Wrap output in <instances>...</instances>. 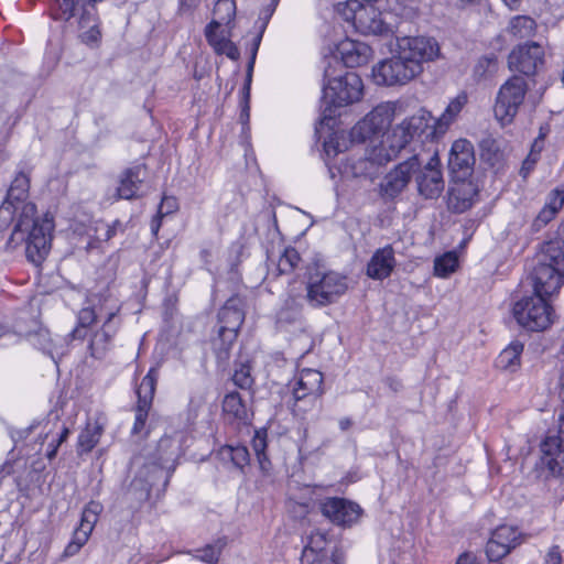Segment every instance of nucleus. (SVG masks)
I'll return each instance as SVG.
<instances>
[{"label": "nucleus", "mask_w": 564, "mask_h": 564, "mask_svg": "<svg viewBox=\"0 0 564 564\" xmlns=\"http://www.w3.org/2000/svg\"><path fill=\"white\" fill-rule=\"evenodd\" d=\"M456 564H478L475 556L471 554L465 553L460 555L457 560Z\"/></svg>", "instance_id": "nucleus-60"}, {"label": "nucleus", "mask_w": 564, "mask_h": 564, "mask_svg": "<svg viewBox=\"0 0 564 564\" xmlns=\"http://www.w3.org/2000/svg\"><path fill=\"white\" fill-rule=\"evenodd\" d=\"M245 321L242 310L236 300H229L218 313L217 336L212 339V345L219 364H226L230 356V349L236 341L238 332Z\"/></svg>", "instance_id": "nucleus-8"}, {"label": "nucleus", "mask_w": 564, "mask_h": 564, "mask_svg": "<svg viewBox=\"0 0 564 564\" xmlns=\"http://www.w3.org/2000/svg\"><path fill=\"white\" fill-rule=\"evenodd\" d=\"M468 102V97L465 93H460L454 99L449 101L441 117L435 123V128L438 132L444 133L449 126L456 121L459 113Z\"/></svg>", "instance_id": "nucleus-31"}, {"label": "nucleus", "mask_w": 564, "mask_h": 564, "mask_svg": "<svg viewBox=\"0 0 564 564\" xmlns=\"http://www.w3.org/2000/svg\"><path fill=\"white\" fill-rule=\"evenodd\" d=\"M249 98H250V85H248V83H245V86L242 89L241 113H240V119H241L242 123H247L249 121V117H250Z\"/></svg>", "instance_id": "nucleus-55"}, {"label": "nucleus", "mask_w": 564, "mask_h": 564, "mask_svg": "<svg viewBox=\"0 0 564 564\" xmlns=\"http://www.w3.org/2000/svg\"><path fill=\"white\" fill-rule=\"evenodd\" d=\"M232 382L237 388H250L253 383L250 376V366L248 364H241L235 369L232 375Z\"/></svg>", "instance_id": "nucleus-48"}, {"label": "nucleus", "mask_w": 564, "mask_h": 564, "mask_svg": "<svg viewBox=\"0 0 564 564\" xmlns=\"http://www.w3.org/2000/svg\"><path fill=\"white\" fill-rule=\"evenodd\" d=\"M323 375L316 369H303L297 378L299 388H321Z\"/></svg>", "instance_id": "nucleus-46"}, {"label": "nucleus", "mask_w": 564, "mask_h": 564, "mask_svg": "<svg viewBox=\"0 0 564 564\" xmlns=\"http://www.w3.org/2000/svg\"><path fill=\"white\" fill-rule=\"evenodd\" d=\"M198 4V0H180L182 10L195 8Z\"/></svg>", "instance_id": "nucleus-61"}, {"label": "nucleus", "mask_w": 564, "mask_h": 564, "mask_svg": "<svg viewBox=\"0 0 564 564\" xmlns=\"http://www.w3.org/2000/svg\"><path fill=\"white\" fill-rule=\"evenodd\" d=\"M563 419H560L558 432L547 435L541 443L540 465L551 476L564 478V431Z\"/></svg>", "instance_id": "nucleus-15"}, {"label": "nucleus", "mask_w": 564, "mask_h": 564, "mask_svg": "<svg viewBox=\"0 0 564 564\" xmlns=\"http://www.w3.org/2000/svg\"><path fill=\"white\" fill-rule=\"evenodd\" d=\"M348 290V280L335 271L314 269L308 272L305 299L313 307L335 303Z\"/></svg>", "instance_id": "nucleus-6"}, {"label": "nucleus", "mask_w": 564, "mask_h": 564, "mask_svg": "<svg viewBox=\"0 0 564 564\" xmlns=\"http://www.w3.org/2000/svg\"><path fill=\"white\" fill-rule=\"evenodd\" d=\"M405 63L415 64V73L423 72V64L434 61L440 55V45L433 37L403 36L397 39L394 50Z\"/></svg>", "instance_id": "nucleus-10"}, {"label": "nucleus", "mask_w": 564, "mask_h": 564, "mask_svg": "<svg viewBox=\"0 0 564 564\" xmlns=\"http://www.w3.org/2000/svg\"><path fill=\"white\" fill-rule=\"evenodd\" d=\"M562 562L563 557L560 547L557 545H553L546 552L543 564H562Z\"/></svg>", "instance_id": "nucleus-57"}, {"label": "nucleus", "mask_w": 564, "mask_h": 564, "mask_svg": "<svg viewBox=\"0 0 564 564\" xmlns=\"http://www.w3.org/2000/svg\"><path fill=\"white\" fill-rule=\"evenodd\" d=\"M177 455L178 445L172 437L164 436L159 441L154 462L149 466L144 465L131 481L130 490L137 495L138 500L149 498L154 480L163 476V469L174 466Z\"/></svg>", "instance_id": "nucleus-5"}, {"label": "nucleus", "mask_w": 564, "mask_h": 564, "mask_svg": "<svg viewBox=\"0 0 564 564\" xmlns=\"http://www.w3.org/2000/svg\"><path fill=\"white\" fill-rule=\"evenodd\" d=\"M477 197V188L470 182L457 180L448 192V208L457 214L465 213L474 204Z\"/></svg>", "instance_id": "nucleus-25"}, {"label": "nucleus", "mask_w": 564, "mask_h": 564, "mask_svg": "<svg viewBox=\"0 0 564 564\" xmlns=\"http://www.w3.org/2000/svg\"><path fill=\"white\" fill-rule=\"evenodd\" d=\"M534 293L524 296L513 305V316L518 324L531 332H542L549 328L554 321L552 306L545 297L553 293H542L532 281Z\"/></svg>", "instance_id": "nucleus-7"}, {"label": "nucleus", "mask_w": 564, "mask_h": 564, "mask_svg": "<svg viewBox=\"0 0 564 564\" xmlns=\"http://www.w3.org/2000/svg\"><path fill=\"white\" fill-rule=\"evenodd\" d=\"M415 64H408L394 51L392 57L378 63L372 68V78L378 85H404L415 78Z\"/></svg>", "instance_id": "nucleus-12"}, {"label": "nucleus", "mask_w": 564, "mask_h": 564, "mask_svg": "<svg viewBox=\"0 0 564 564\" xmlns=\"http://www.w3.org/2000/svg\"><path fill=\"white\" fill-rule=\"evenodd\" d=\"M327 84L323 88V106L321 124H328L335 117L334 108L344 107L359 101L362 96L364 85L360 76L355 72H346L343 76L332 77L330 68L324 74Z\"/></svg>", "instance_id": "nucleus-2"}, {"label": "nucleus", "mask_w": 564, "mask_h": 564, "mask_svg": "<svg viewBox=\"0 0 564 564\" xmlns=\"http://www.w3.org/2000/svg\"><path fill=\"white\" fill-rule=\"evenodd\" d=\"M22 209L15 226V232H24L30 229L34 221L40 220L35 218L36 206L33 203H21Z\"/></svg>", "instance_id": "nucleus-40"}, {"label": "nucleus", "mask_w": 564, "mask_h": 564, "mask_svg": "<svg viewBox=\"0 0 564 564\" xmlns=\"http://www.w3.org/2000/svg\"><path fill=\"white\" fill-rule=\"evenodd\" d=\"M261 39H262L261 33H259L253 39V44H252L251 52H250V59L247 65V74H246V83H248V85H251L253 67H254L256 57H257V53H258V50L260 46Z\"/></svg>", "instance_id": "nucleus-53"}, {"label": "nucleus", "mask_w": 564, "mask_h": 564, "mask_svg": "<svg viewBox=\"0 0 564 564\" xmlns=\"http://www.w3.org/2000/svg\"><path fill=\"white\" fill-rule=\"evenodd\" d=\"M420 170L414 173L417 191L420 195L427 199H434L441 196L444 191L445 182L441 171V161L437 153L425 158Z\"/></svg>", "instance_id": "nucleus-14"}, {"label": "nucleus", "mask_w": 564, "mask_h": 564, "mask_svg": "<svg viewBox=\"0 0 564 564\" xmlns=\"http://www.w3.org/2000/svg\"><path fill=\"white\" fill-rule=\"evenodd\" d=\"M118 230H123L122 224L119 220H115L111 225L100 221L98 223L97 232H101L97 235V239L100 241H108L117 234Z\"/></svg>", "instance_id": "nucleus-49"}, {"label": "nucleus", "mask_w": 564, "mask_h": 564, "mask_svg": "<svg viewBox=\"0 0 564 564\" xmlns=\"http://www.w3.org/2000/svg\"><path fill=\"white\" fill-rule=\"evenodd\" d=\"M337 51L343 63L350 68L366 64L372 55V50L368 44L350 39L341 41Z\"/></svg>", "instance_id": "nucleus-27"}, {"label": "nucleus", "mask_w": 564, "mask_h": 564, "mask_svg": "<svg viewBox=\"0 0 564 564\" xmlns=\"http://www.w3.org/2000/svg\"><path fill=\"white\" fill-rule=\"evenodd\" d=\"M68 434V427L63 425L56 437L51 438L45 454L48 459H53L56 456L59 445L66 441Z\"/></svg>", "instance_id": "nucleus-51"}, {"label": "nucleus", "mask_w": 564, "mask_h": 564, "mask_svg": "<svg viewBox=\"0 0 564 564\" xmlns=\"http://www.w3.org/2000/svg\"><path fill=\"white\" fill-rule=\"evenodd\" d=\"M536 23L528 15H516L508 24L507 33L513 39L521 40L532 36L535 33Z\"/></svg>", "instance_id": "nucleus-35"}, {"label": "nucleus", "mask_w": 564, "mask_h": 564, "mask_svg": "<svg viewBox=\"0 0 564 564\" xmlns=\"http://www.w3.org/2000/svg\"><path fill=\"white\" fill-rule=\"evenodd\" d=\"M498 61L495 55H486L478 59L474 67V75L478 79L490 76L497 72Z\"/></svg>", "instance_id": "nucleus-43"}, {"label": "nucleus", "mask_w": 564, "mask_h": 564, "mask_svg": "<svg viewBox=\"0 0 564 564\" xmlns=\"http://www.w3.org/2000/svg\"><path fill=\"white\" fill-rule=\"evenodd\" d=\"M542 293H555L564 283V237L545 242L531 273Z\"/></svg>", "instance_id": "nucleus-3"}, {"label": "nucleus", "mask_w": 564, "mask_h": 564, "mask_svg": "<svg viewBox=\"0 0 564 564\" xmlns=\"http://www.w3.org/2000/svg\"><path fill=\"white\" fill-rule=\"evenodd\" d=\"M301 258L299 252L294 248L285 249L284 253L280 257L278 262V270L281 274H288L293 272L297 267Z\"/></svg>", "instance_id": "nucleus-44"}, {"label": "nucleus", "mask_w": 564, "mask_h": 564, "mask_svg": "<svg viewBox=\"0 0 564 564\" xmlns=\"http://www.w3.org/2000/svg\"><path fill=\"white\" fill-rule=\"evenodd\" d=\"M422 118L412 117L403 120L400 124L395 126L384 140L380 138L375 142L378 151L389 155V162L394 159L401 150L405 149L408 144L414 139L417 131L421 129Z\"/></svg>", "instance_id": "nucleus-13"}, {"label": "nucleus", "mask_w": 564, "mask_h": 564, "mask_svg": "<svg viewBox=\"0 0 564 564\" xmlns=\"http://www.w3.org/2000/svg\"><path fill=\"white\" fill-rule=\"evenodd\" d=\"M147 176V170L144 165H137L126 170L117 187V194L119 198L132 199L143 194V183Z\"/></svg>", "instance_id": "nucleus-26"}, {"label": "nucleus", "mask_w": 564, "mask_h": 564, "mask_svg": "<svg viewBox=\"0 0 564 564\" xmlns=\"http://www.w3.org/2000/svg\"><path fill=\"white\" fill-rule=\"evenodd\" d=\"M159 379V370L151 368L147 376L142 379L140 388H155Z\"/></svg>", "instance_id": "nucleus-58"}, {"label": "nucleus", "mask_w": 564, "mask_h": 564, "mask_svg": "<svg viewBox=\"0 0 564 564\" xmlns=\"http://www.w3.org/2000/svg\"><path fill=\"white\" fill-rule=\"evenodd\" d=\"M88 302L89 306L79 311L77 316V326L68 334V337L74 339H84L87 335V329L96 323L98 317L107 318V310L112 305H117L110 296L93 294Z\"/></svg>", "instance_id": "nucleus-17"}, {"label": "nucleus", "mask_w": 564, "mask_h": 564, "mask_svg": "<svg viewBox=\"0 0 564 564\" xmlns=\"http://www.w3.org/2000/svg\"><path fill=\"white\" fill-rule=\"evenodd\" d=\"M518 532L510 525L497 528L489 540L486 553L491 561L506 556L518 544Z\"/></svg>", "instance_id": "nucleus-23"}, {"label": "nucleus", "mask_w": 564, "mask_h": 564, "mask_svg": "<svg viewBox=\"0 0 564 564\" xmlns=\"http://www.w3.org/2000/svg\"><path fill=\"white\" fill-rule=\"evenodd\" d=\"M31 343L33 346L43 350L44 352L51 355L53 357L54 354V345L51 334L47 329H40L35 334L31 336Z\"/></svg>", "instance_id": "nucleus-47"}, {"label": "nucleus", "mask_w": 564, "mask_h": 564, "mask_svg": "<svg viewBox=\"0 0 564 564\" xmlns=\"http://www.w3.org/2000/svg\"><path fill=\"white\" fill-rule=\"evenodd\" d=\"M252 448L258 456V462L263 471H267L270 466V462L265 455L267 448V431L259 430L256 431L254 437L252 440Z\"/></svg>", "instance_id": "nucleus-39"}, {"label": "nucleus", "mask_w": 564, "mask_h": 564, "mask_svg": "<svg viewBox=\"0 0 564 564\" xmlns=\"http://www.w3.org/2000/svg\"><path fill=\"white\" fill-rule=\"evenodd\" d=\"M543 56L542 46L535 42L519 45L509 54L508 66L511 70L533 75L538 67L543 64Z\"/></svg>", "instance_id": "nucleus-19"}, {"label": "nucleus", "mask_w": 564, "mask_h": 564, "mask_svg": "<svg viewBox=\"0 0 564 564\" xmlns=\"http://www.w3.org/2000/svg\"><path fill=\"white\" fill-rule=\"evenodd\" d=\"M352 425V422L348 417H344L339 421V427L341 431H347Z\"/></svg>", "instance_id": "nucleus-62"}, {"label": "nucleus", "mask_w": 564, "mask_h": 564, "mask_svg": "<svg viewBox=\"0 0 564 564\" xmlns=\"http://www.w3.org/2000/svg\"><path fill=\"white\" fill-rule=\"evenodd\" d=\"M480 148L484 151L494 152V153L499 150V145H498L497 141L491 137H487V138L482 139L480 142Z\"/></svg>", "instance_id": "nucleus-59"}, {"label": "nucleus", "mask_w": 564, "mask_h": 564, "mask_svg": "<svg viewBox=\"0 0 564 564\" xmlns=\"http://www.w3.org/2000/svg\"><path fill=\"white\" fill-rule=\"evenodd\" d=\"M326 536L322 532L312 533L308 538V542L305 545L302 554V564H305L312 560L319 558L324 555H329L332 550L326 549Z\"/></svg>", "instance_id": "nucleus-34"}, {"label": "nucleus", "mask_w": 564, "mask_h": 564, "mask_svg": "<svg viewBox=\"0 0 564 564\" xmlns=\"http://www.w3.org/2000/svg\"><path fill=\"white\" fill-rule=\"evenodd\" d=\"M423 162L424 154L419 152L399 163L380 183L381 196L392 199L401 194Z\"/></svg>", "instance_id": "nucleus-11"}, {"label": "nucleus", "mask_w": 564, "mask_h": 564, "mask_svg": "<svg viewBox=\"0 0 564 564\" xmlns=\"http://www.w3.org/2000/svg\"><path fill=\"white\" fill-rule=\"evenodd\" d=\"M343 553L334 547L329 555L321 556L319 558L312 560L305 564H344Z\"/></svg>", "instance_id": "nucleus-54"}, {"label": "nucleus", "mask_w": 564, "mask_h": 564, "mask_svg": "<svg viewBox=\"0 0 564 564\" xmlns=\"http://www.w3.org/2000/svg\"><path fill=\"white\" fill-rule=\"evenodd\" d=\"M236 13V3L234 0H218L214 7V14L217 17L216 22L219 26L223 23H229Z\"/></svg>", "instance_id": "nucleus-42"}, {"label": "nucleus", "mask_w": 564, "mask_h": 564, "mask_svg": "<svg viewBox=\"0 0 564 564\" xmlns=\"http://www.w3.org/2000/svg\"><path fill=\"white\" fill-rule=\"evenodd\" d=\"M151 228H152V231H153L154 234H156V231H158V230H159V228H160V221H159V220H156V219H153L152 225H151Z\"/></svg>", "instance_id": "nucleus-64"}, {"label": "nucleus", "mask_w": 564, "mask_h": 564, "mask_svg": "<svg viewBox=\"0 0 564 564\" xmlns=\"http://www.w3.org/2000/svg\"><path fill=\"white\" fill-rule=\"evenodd\" d=\"M324 150L328 156H335L343 151L338 141V137L336 134L332 135L328 140L324 142Z\"/></svg>", "instance_id": "nucleus-56"}, {"label": "nucleus", "mask_w": 564, "mask_h": 564, "mask_svg": "<svg viewBox=\"0 0 564 564\" xmlns=\"http://www.w3.org/2000/svg\"><path fill=\"white\" fill-rule=\"evenodd\" d=\"M276 324L281 328L302 324L301 304L295 297L289 296L276 313Z\"/></svg>", "instance_id": "nucleus-33"}, {"label": "nucleus", "mask_w": 564, "mask_h": 564, "mask_svg": "<svg viewBox=\"0 0 564 564\" xmlns=\"http://www.w3.org/2000/svg\"><path fill=\"white\" fill-rule=\"evenodd\" d=\"M105 430L104 422H88L78 436V453H89L98 444Z\"/></svg>", "instance_id": "nucleus-32"}, {"label": "nucleus", "mask_w": 564, "mask_h": 564, "mask_svg": "<svg viewBox=\"0 0 564 564\" xmlns=\"http://www.w3.org/2000/svg\"><path fill=\"white\" fill-rule=\"evenodd\" d=\"M155 390H137L138 402L134 410V423L131 429L133 436L143 438L148 436L150 432L147 421L152 409V402Z\"/></svg>", "instance_id": "nucleus-29"}, {"label": "nucleus", "mask_w": 564, "mask_h": 564, "mask_svg": "<svg viewBox=\"0 0 564 564\" xmlns=\"http://www.w3.org/2000/svg\"><path fill=\"white\" fill-rule=\"evenodd\" d=\"M219 22L212 21L205 30V36L208 44L217 54H224L232 61H237L240 56L238 47L229 39L217 33Z\"/></svg>", "instance_id": "nucleus-30"}, {"label": "nucleus", "mask_w": 564, "mask_h": 564, "mask_svg": "<svg viewBox=\"0 0 564 564\" xmlns=\"http://www.w3.org/2000/svg\"><path fill=\"white\" fill-rule=\"evenodd\" d=\"M381 2L382 0H347L338 3L337 10L357 32L365 35H383L391 29L381 12Z\"/></svg>", "instance_id": "nucleus-4"}, {"label": "nucleus", "mask_w": 564, "mask_h": 564, "mask_svg": "<svg viewBox=\"0 0 564 564\" xmlns=\"http://www.w3.org/2000/svg\"><path fill=\"white\" fill-rule=\"evenodd\" d=\"M564 206V184L552 189L544 206L532 221V230L538 232L555 218Z\"/></svg>", "instance_id": "nucleus-28"}, {"label": "nucleus", "mask_w": 564, "mask_h": 564, "mask_svg": "<svg viewBox=\"0 0 564 564\" xmlns=\"http://www.w3.org/2000/svg\"><path fill=\"white\" fill-rule=\"evenodd\" d=\"M523 351V344L512 341L503 349L496 359V367L502 370L514 371L520 365V355Z\"/></svg>", "instance_id": "nucleus-36"}, {"label": "nucleus", "mask_w": 564, "mask_h": 564, "mask_svg": "<svg viewBox=\"0 0 564 564\" xmlns=\"http://www.w3.org/2000/svg\"><path fill=\"white\" fill-rule=\"evenodd\" d=\"M506 6H508L509 8H514L519 2L520 0H502Z\"/></svg>", "instance_id": "nucleus-63"}, {"label": "nucleus", "mask_w": 564, "mask_h": 564, "mask_svg": "<svg viewBox=\"0 0 564 564\" xmlns=\"http://www.w3.org/2000/svg\"><path fill=\"white\" fill-rule=\"evenodd\" d=\"M231 462L235 466L242 468L249 462V452L245 446L228 447Z\"/></svg>", "instance_id": "nucleus-52"}, {"label": "nucleus", "mask_w": 564, "mask_h": 564, "mask_svg": "<svg viewBox=\"0 0 564 564\" xmlns=\"http://www.w3.org/2000/svg\"><path fill=\"white\" fill-rule=\"evenodd\" d=\"M457 267V257L454 253H445L434 261V273L440 278H446L455 271Z\"/></svg>", "instance_id": "nucleus-41"}, {"label": "nucleus", "mask_w": 564, "mask_h": 564, "mask_svg": "<svg viewBox=\"0 0 564 564\" xmlns=\"http://www.w3.org/2000/svg\"><path fill=\"white\" fill-rule=\"evenodd\" d=\"M223 410L225 414L230 415L238 421H246L248 419L247 404L237 390H232L225 395Z\"/></svg>", "instance_id": "nucleus-37"}, {"label": "nucleus", "mask_w": 564, "mask_h": 564, "mask_svg": "<svg viewBox=\"0 0 564 564\" xmlns=\"http://www.w3.org/2000/svg\"><path fill=\"white\" fill-rule=\"evenodd\" d=\"M30 180L26 174L20 172L12 181L6 200L0 206V219L11 220L18 207L15 203H23L29 194Z\"/></svg>", "instance_id": "nucleus-22"}, {"label": "nucleus", "mask_w": 564, "mask_h": 564, "mask_svg": "<svg viewBox=\"0 0 564 564\" xmlns=\"http://www.w3.org/2000/svg\"><path fill=\"white\" fill-rule=\"evenodd\" d=\"M397 265L394 250L391 245H387L375 251L367 264V275L373 280H384L389 278Z\"/></svg>", "instance_id": "nucleus-24"}, {"label": "nucleus", "mask_w": 564, "mask_h": 564, "mask_svg": "<svg viewBox=\"0 0 564 564\" xmlns=\"http://www.w3.org/2000/svg\"><path fill=\"white\" fill-rule=\"evenodd\" d=\"M394 115V109L389 104H381L375 107L364 119L357 122L350 131L352 142L369 141L370 145L366 150V155L359 159H352L347 162L344 173L354 177L373 178L378 175L382 165L389 162V155L378 151L375 142L384 135L390 127Z\"/></svg>", "instance_id": "nucleus-1"}, {"label": "nucleus", "mask_w": 564, "mask_h": 564, "mask_svg": "<svg viewBox=\"0 0 564 564\" xmlns=\"http://www.w3.org/2000/svg\"><path fill=\"white\" fill-rule=\"evenodd\" d=\"M88 539L89 538L87 535H84V533L75 531L72 541L67 544V546L64 550V556L69 557L76 555L79 552V550L86 544Z\"/></svg>", "instance_id": "nucleus-50"}, {"label": "nucleus", "mask_w": 564, "mask_h": 564, "mask_svg": "<svg viewBox=\"0 0 564 564\" xmlns=\"http://www.w3.org/2000/svg\"><path fill=\"white\" fill-rule=\"evenodd\" d=\"M528 93V83L522 76H512L500 88L494 106L495 118L505 127L510 124L519 112Z\"/></svg>", "instance_id": "nucleus-9"}, {"label": "nucleus", "mask_w": 564, "mask_h": 564, "mask_svg": "<svg viewBox=\"0 0 564 564\" xmlns=\"http://www.w3.org/2000/svg\"><path fill=\"white\" fill-rule=\"evenodd\" d=\"M321 510L323 516L333 523L343 527L356 523L362 512L359 505L337 497L325 499L321 505Z\"/></svg>", "instance_id": "nucleus-18"}, {"label": "nucleus", "mask_w": 564, "mask_h": 564, "mask_svg": "<svg viewBox=\"0 0 564 564\" xmlns=\"http://www.w3.org/2000/svg\"><path fill=\"white\" fill-rule=\"evenodd\" d=\"M223 547L224 544L220 541L214 544H207L203 549L196 550L194 557L207 564H216Z\"/></svg>", "instance_id": "nucleus-45"}, {"label": "nucleus", "mask_w": 564, "mask_h": 564, "mask_svg": "<svg viewBox=\"0 0 564 564\" xmlns=\"http://www.w3.org/2000/svg\"><path fill=\"white\" fill-rule=\"evenodd\" d=\"M102 509V505L98 501L93 500L88 502L83 510L80 523L75 531L84 533V535L89 538Z\"/></svg>", "instance_id": "nucleus-38"}, {"label": "nucleus", "mask_w": 564, "mask_h": 564, "mask_svg": "<svg viewBox=\"0 0 564 564\" xmlns=\"http://www.w3.org/2000/svg\"><path fill=\"white\" fill-rule=\"evenodd\" d=\"M53 218L45 215L41 220L34 221L26 238V257L35 264H40L51 249Z\"/></svg>", "instance_id": "nucleus-16"}, {"label": "nucleus", "mask_w": 564, "mask_h": 564, "mask_svg": "<svg viewBox=\"0 0 564 564\" xmlns=\"http://www.w3.org/2000/svg\"><path fill=\"white\" fill-rule=\"evenodd\" d=\"M475 162L474 147L470 141L458 139L453 142L448 156V169L456 180H465L470 176Z\"/></svg>", "instance_id": "nucleus-20"}, {"label": "nucleus", "mask_w": 564, "mask_h": 564, "mask_svg": "<svg viewBox=\"0 0 564 564\" xmlns=\"http://www.w3.org/2000/svg\"><path fill=\"white\" fill-rule=\"evenodd\" d=\"M119 312L118 305H112L107 310V318L100 329L91 336L88 345L89 355L95 359H102L111 347V340L117 333L119 323L115 318Z\"/></svg>", "instance_id": "nucleus-21"}]
</instances>
